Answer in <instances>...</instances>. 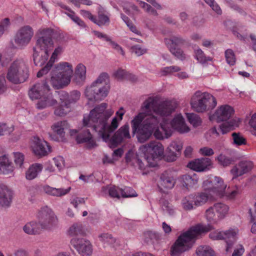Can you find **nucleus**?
<instances>
[{
  "label": "nucleus",
  "instance_id": "nucleus-1",
  "mask_svg": "<svg viewBox=\"0 0 256 256\" xmlns=\"http://www.w3.org/2000/svg\"><path fill=\"white\" fill-rule=\"evenodd\" d=\"M154 99L149 97L141 107L142 112L136 116L131 122L132 133L136 134L138 142L144 143L152 135L158 140L167 138L171 136L172 130L168 123H160V118L152 113Z\"/></svg>",
  "mask_w": 256,
  "mask_h": 256
},
{
  "label": "nucleus",
  "instance_id": "nucleus-2",
  "mask_svg": "<svg viewBox=\"0 0 256 256\" xmlns=\"http://www.w3.org/2000/svg\"><path fill=\"white\" fill-rule=\"evenodd\" d=\"M107 104L102 103L96 106L90 112V118L94 122V128L98 132L104 140L109 139L110 136L118 126L119 122L122 119L124 114L123 108H121L119 111L116 112V115L118 116L114 117L110 124L108 123V120L113 114V112L110 110H106Z\"/></svg>",
  "mask_w": 256,
  "mask_h": 256
},
{
  "label": "nucleus",
  "instance_id": "nucleus-3",
  "mask_svg": "<svg viewBox=\"0 0 256 256\" xmlns=\"http://www.w3.org/2000/svg\"><path fill=\"white\" fill-rule=\"evenodd\" d=\"M214 228L210 224H198L191 226L187 231L182 234L172 246V256H180L183 252L189 250L196 239Z\"/></svg>",
  "mask_w": 256,
  "mask_h": 256
},
{
  "label": "nucleus",
  "instance_id": "nucleus-4",
  "mask_svg": "<svg viewBox=\"0 0 256 256\" xmlns=\"http://www.w3.org/2000/svg\"><path fill=\"white\" fill-rule=\"evenodd\" d=\"M54 30L50 28H40L37 32L36 46L33 48V60L36 66H42L48 57V52L52 48Z\"/></svg>",
  "mask_w": 256,
  "mask_h": 256
},
{
  "label": "nucleus",
  "instance_id": "nucleus-5",
  "mask_svg": "<svg viewBox=\"0 0 256 256\" xmlns=\"http://www.w3.org/2000/svg\"><path fill=\"white\" fill-rule=\"evenodd\" d=\"M109 77L106 73L101 74L98 78L90 86H88L85 90V95L89 100L99 101L104 98L108 95Z\"/></svg>",
  "mask_w": 256,
  "mask_h": 256
},
{
  "label": "nucleus",
  "instance_id": "nucleus-6",
  "mask_svg": "<svg viewBox=\"0 0 256 256\" xmlns=\"http://www.w3.org/2000/svg\"><path fill=\"white\" fill-rule=\"evenodd\" d=\"M72 74V66L70 64L60 62L52 70L51 84L56 89L63 88L70 82Z\"/></svg>",
  "mask_w": 256,
  "mask_h": 256
},
{
  "label": "nucleus",
  "instance_id": "nucleus-7",
  "mask_svg": "<svg viewBox=\"0 0 256 256\" xmlns=\"http://www.w3.org/2000/svg\"><path fill=\"white\" fill-rule=\"evenodd\" d=\"M217 104L216 98L210 94L196 91L190 100L192 108L198 112H204L214 108Z\"/></svg>",
  "mask_w": 256,
  "mask_h": 256
},
{
  "label": "nucleus",
  "instance_id": "nucleus-8",
  "mask_svg": "<svg viewBox=\"0 0 256 256\" xmlns=\"http://www.w3.org/2000/svg\"><path fill=\"white\" fill-rule=\"evenodd\" d=\"M28 75V68L26 62L23 60H16L8 68L6 77L10 82L18 84L24 82Z\"/></svg>",
  "mask_w": 256,
  "mask_h": 256
},
{
  "label": "nucleus",
  "instance_id": "nucleus-9",
  "mask_svg": "<svg viewBox=\"0 0 256 256\" xmlns=\"http://www.w3.org/2000/svg\"><path fill=\"white\" fill-rule=\"evenodd\" d=\"M203 187L206 190L212 192L220 197L226 195L229 198H233L238 194V192L234 190L227 194V192H225L226 186L224 184L222 179L218 176H215L212 180L204 181Z\"/></svg>",
  "mask_w": 256,
  "mask_h": 256
},
{
  "label": "nucleus",
  "instance_id": "nucleus-10",
  "mask_svg": "<svg viewBox=\"0 0 256 256\" xmlns=\"http://www.w3.org/2000/svg\"><path fill=\"white\" fill-rule=\"evenodd\" d=\"M140 149L146 156L148 164L152 167L156 165L155 159L163 154L164 148L162 144L155 141L142 146Z\"/></svg>",
  "mask_w": 256,
  "mask_h": 256
},
{
  "label": "nucleus",
  "instance_id": "nucleus-11",
  "mask_svg": "<svg viewBox=\"0 0 256 256\" xmlns=\"http://www.w3.org/2000/svg\"><path fill=\"white\" fill-rule=\"evenodd\" d=\"M90 114L88 116H84L83 118L84 127L82 131L77 135L76 140L79 144L84 142H88L90 146H93L95 144V142L92 139V135L90 134V130L88 128H90L92 131L98 133V134L102 138L98 132L95 130L94 128V122L90 120Z\"/></svg>",
  "mask_w": 256,
  "mask_h": 256
},
{
  "label": "nucleus",
  "instance_id": "nucleus-12",
  "mask_svg": "<svg viewBox=\"0 0 256 256\" xmlns=\"http://www.w3.org/2000/svg\"><path fill=\"white\" fill-rule=\"evenodd\" d=\"M228 210L227 205L221 202L216 203L206 211V218L210 222L216 223L226 216Z\"/></svg>",
  "mask_w": 256,
  "mask_h": 256
},
{
  "label": "nucleus",
  "instance_id": "nucleus-13",
  "mask_svg": "<svg viewBox=\"0 0 256 256\" xmlns=\"http://www.w3.org/2000/svg\"><path fill=\"white\" fill-rule=\"evenodd\" d=\"M39 223L42 229H50L57 224L58 218L52 210L47 206L40 208L38 214Z\"/></svg>",
  "mask_w": 256,
  "mask_h": 256
},
{
  "label": "nucleus",
  "instance_id": "nucleus-14",
  "mask_svg": "<svg viewBox=\"0 0 256 256\" xmlns=\"http://www.w3.org/2000/svg\"><path fill=\"white\" fill-rule=\"evenodd\" d=\"M34 35L33 28L28 25L21 27L16 32L14 41L18 48L22 49L30 42Z\"/></svg>",
  "mask_w": 256,
  "mask_h": 256
},
{
  "label": "nucleus",
  "instance_id": "nucleus-15",
  "mask_svg": "<svg viewBox=\"0 0 256 256\" xmlns=\"http://www.w3.org/2000/svg\"><path fill=\"white\" fill-rule=\"evenodd\" d=\"M70 243L81 256L92 255V246L89 240L83 238L74 237L71 240Z\"/></svg>",
  "mask_w": 256,
  "mask_h": 256
},
{
  "label": "nucleus",
  "instance_id": "nucleus-16",
  "mask_svg": "<svg viewBox=\"0 0 256 256\" xmlns=\"http://www.w3.org/2000/svg\"><path fill=\"white\" fill-rule=\"evenodd\" d=\"M177 107V104L175 102L171 100L164 101L158 104V107L154 110V115L160 118V122L166 120L164 116H167L171 114Z\"/></svg>",
  "mask_w": 256,
  "mask_h": 256
},
{
  "label": "nucleus",
  "instance_id": "nucleus-17",
  "mask_svg": "<svg viewBox=\"0 0 256 256\" xmlns=\"http://www.w3.org/2000/svg\"><path fill=\"white\" fill-rule=\"evenodd\" d=\"M32 148L34 153L40 157L46 156L51 152L48 143L38 136H34L32 139Z\"/></svg>",
  "mask_w": 256,
  "mask_h": 256
},
{
  "label": "nucleus",
  "instance_id": "nucleus-18",
  "mask_svg": "<svg viewBox=\"0 0 256 256\" xmlns=\"http://www.w3.org/2000/svg\"><path fill=\"white\" fill-rule=\"evenodd\" d=\"M109 139L105 142H110V144L114 147L120 144L124 140L128 139L130 138L129 132V126L128 124H125L121 126Z\"/></svg>",
  "mask_w": 256,
  "mask_h": 256
},
{
  "label": "nucleus",
  "instance_id": "nucleus-19",
  "mask_svg": "<svg viewBox=\"0 0 256 256\" xmlns=\"http://www.w3.org/2000/svg\"><path fill=\"white\" fill-rule=\"evenodd\" d=\"M234 114V110L232 107L228 105H223L220 106L216 110L213 116L218 122H226L230 120V118Z\"/></svg>",
  "mask_w": 256,
  "mask_h": 256
},
{
  "label": "nucleus",
  "instance_id": "nucleus-20",
  "mask_svg": "<svg viewBox=\"0 0 256 256\" xmlns=\"http://www.w3.org/2000/svg\"><path fill=\"white\" fill-rule=\"evenodd\" d=\"M212 164L210 158H202L189 162L187 166L196 172H201L210 170L212 167Z\"/></svg>",
  "mask_w": 256,
  "mask_h": 256
},
{
  "label": "nucleus",
  "instance_id": "nucleus-21",
  "mask_svg": "<svg viewBox=\"0 0 256 256\" xmlns=\"http://www.w3.org/2000/svg\"><path fill=\"white\" fill-rule=\"evenodd\" d=\"M12 192L6 185L0 184V208H7L10 206Z\"/></svg>",
  "mask_w": 256,
  "mask_h": 256
},
{
  "label": "nucleus",
  "instance_id": "nucleus-22",
  "mask_svg": "<svg viewBox=\"0 0 256 256\" xmlns=\"http://www.w3.org/2000/svg\"><path fill=\"white\" fill-rule=\"evenodd\" d=\"M238 126V121L236 119H232L230 121L223 122L220 124L217 128L216 126L210 129V132L212 134L219 135L220 133L222 134H226L231 130H234Z\"/></svg>",
  "mask_w": 256,
  "mask_h": 256
},
{
  "label": "nucleus",
  "instance_id": "nucleus-23",
  "mask_svg": "<svg viewBox=\"0 0 256 256\" xmlns=\"http://www.w3.org/2000/svg\"><path fill=\"white\" fill-rule=\"evenodd\" d=\"M50 87L46 82L35 84L30 90L28 95L32 100H36L48 92Z\"/></svg>",
  "mask_w": 256,
  "mask_h": 256
},
{
  "label": "nucleus",
  "instance_id": "nucleus-24",
  "mask_svg": "<svg viewBox=\"0 0 256 256\" xmlns=\"http://www.w3.org/2000/svg\"><path fill=\"white\" fill-rule=\"evenodd\" d=\"M182 142L180 141L172 142L166 150V159L168 162L176 160L177 154L180 153L182 149Z\"/></svg>",
  "mask_w": 256,
  "mask_h": 256
},
{
  "label": "nucleus",
  "instance_id": "nucleus-25",
  "mask_svg": "<svg viewBox=\"0 0 256 256\" xmlns=\"http://www.w3.org/2000/svg\"><path fill=\"white\" fill-rule=\"evenodd\" d=\"M182 142L180 141L172 142L166 150V159L168 162L176 160L177 154L180 153L182 149Z\"/></svg>",
  "mask_w": 256,
  "mask_h": 256
},
{
  "label": "nucleus",
  "instance_id": "nucleus-26",
  "mask_svg": "<svg viewBox=\"0 0 256 256\" xmlns=\"http://www.w3.org/2000/svg\"><path fill=\"white\" fill-rule=\"evenodd\" d=\"M170 126L180 134L186 133L190 130V128L186 124L184 118L180 114L174 117L170 122Z\"/></svg>",
  "mask_w": 256,
  "mask_h": 256
},
{
  "label": "nucleus",
  "instance_id": "nucleus-27",
  "mask_svg": "<svg viewBox=\"0 0 256 256\" xmlns=\"http://www.w3.org/2000/svg\"><path fill=\"white\" fill-rule=\"evenodd\" d=\"M253 167V164L250 161H242L238 164L234 166L230 172L234 177L242 176L250 172Z\"/></svg>",
  "mask_w": 256,
  "mask_h": 256
},
{
  "label": "nucleus",
  "instance_id": "nucleus-28",
  "mask_svg": "<svg viewBox=\"0 0 256 256\" xmlns=\"http://www.w3.org/2000/svg\"><path fill=\"white\" fill-rule=\"evenodd\" d=\"M98 238L104 248L110 247L115 250L119 245V242L116 238L108 233L101 234L98 236Z\"/></svg>",
  "mask_w": 256,
  "mask_h": 256
},
{
  "label": "nucleus",
  "instance_id": "nucleus-29",
  "mask_svg": "<svg viewBox=\"0 0 256 256\" xmlns=\"http://www.w3.org/2000/svg\"><path fill=\"white\" fill-rule=\"evenodd\" d=\"M55 94L58 96L60 100L68 102L70 106V104L76 102L78 100L80 96V92L77 90L72 91L70 96H68L66 92L62 90L56 92Z\"/></svg>",
  "mask_w": 256,
  "mask_h": 256
},
{
  "label": "nucleus",
  "instance_id": "nucleus-30",
  "mask_svg": "<svg viewBox=\"0 0 256 256\" xmlns=\"http://www.w3.org/2000/svg\"><path fill=\"white\" fill-rule=\"evenodd\" d=\"M238 233V230L236 229L230 228L224 231V239L226 242V252L232 251V249L234 242L236 241V236Z\"/></svg>",
  "mask_w": 256,
  "mask_h": 256
},
{
  "label": "nucleus",
  "instance_id": "nucleus-31",
  "mask_svg": "<svg viewBox=\"0 0 256 256\" xmlns=\"http://www.w3.org/2000/svg\"><path fill=\"white\" fill-rule=\"evenodd\" d=\"M175 184L174 178L170 176L167 172H165L162 173L160 176L158 182V186L160 189L172 188Z\"/></svg>",
  "mask_w": 256,
  "mask_h": 256
},
{
  "label": "nucleus",
  "instance_id": "nucleus-32",
  "mask_svg": "<svg viewBox=\"0 0 256 256\" xmlns=\"http://www.w3.org/2000/svg\"><path fill=\"white\" fill-rule=\"evenodd\" d=\"M56 42L58 46L55 48L50 58L51 61L53 62H54L58 56L64 52L65 46H66V40L64 39L62 35L59 34L58 36L56 38Z\"/></svg>",
  "mask_w": 256,
  "mask_h": 256
},
{
  "label": "nucleus",
  "instance_id": "nucleus-33",
  "mask_svg": "<svg viewBox=\"0 0 256 256\" xmlns=\"http://www.w3.org/2000/svg\"><path fill=\"white\" fill-rule=\"evenodd\" d=\"M101 192L104 196H109L111 198L119 199L121 196V188L116 186H104L102 188Z\"/></svg>",
  "mask_w": 256,
  "mask_h": 256
},
{
  "label": "nucleus",
  "instance_id": "nucleus-34",
  "mask_svg": "<svg viewBox=\"0 0 256 256\" xmlns=\"http://www.w3.org/2000/svg\"><path fill=\"white\" fill-rule=\"evenodd\" d=\"M42 229L39 222H37L34 221L27 222L23 227L24 232L31 235L39 234Z\"/></svg>",
  "mask_w": 256,
  "mask_h": 256
},
{
  "label": "nucleus",
  "instance_id": "nucleus-35",
  "mask_svg": "<svg viewBox=\"0 0 256 256\" xmlns=\"http://www.w3.org/2000/svg\"><path fill=\"white\" fill-rule=\"evenodd\" d=\"M14 170L12 162H10L6 156H0V174H8Z\"/></svg>",
  "mask_w": 256,
  "mask_h": 256
},
{
  "label": "nucleus",
  "instance_id": "nucleus-36",
  "mask_svg": "<svg viewBox=\"0 0 256 256\" xmlns=\"http://www.w3.org/2000/svg\"><path fill=\"white\" fill-rule=\"evenodd\" d=\"M57 104V101L51 94L46 96H44L40 100H38L36 104L38 109L42 110L48 106H51Z\"/></svg>",
  "mask_w": 256,
  "mask_h": 256
},
{
  "label": "nucleus",
  "instance_id": "nucleus-37",
  "mask_svg": "<svg viewBox=\"0 0 256 256\" xmlns=\"http://www.w3.org/2000/svg\"><path fill=\"white\" fill-rule=\"evenodd\" d=\"M52 128L60 136V140H62L64 136V130L68 129L69 125L66 120L60 121L54 124Z\"/></svg>",
  "mask_w": 256,
  "mask_h": 256
},
{
  "label": "nucleus",
  "instance_id": "nucleus-38",
  "mask_svg": "<svg viewBox=\"0 0 256 256\" xmlns=\"http://www.w3.org/2000/svg\"><path fill=\"white\" fill-rule=\"evenodd\" d=\"M44 192L54 196H62L68 194L71 190L70 187L64 189L63 188H56L50 186H46L44 188Z\"/></svg>",
  "mask_w": 256,
  "mask_h": 256
},
{
  "label": "nucleus",
  "instance_id": "nucleus-39",
  "mask_svg": "<svg viewBox=\"0 0 256 256\" xmlns=\"http://www.w3.org/2000/svg\"><path fill=\"white\" fill-rule=\"evenodd\" d=\"M42 165L40 164H32L26 173V177L27 180H32L35 178L38 173L42 170Z\"/></svg>",
  "mask_w": 256,
  "mask_h": 256
},
{
  "label": "nucleus",
  "instance_id": "nucleus-40",
  "mask_svg": "<svg viewBox=\"0 0 256 256\" xmlns=\"http://www.w3.org/2000/svg\"><path fill=\"white\" fill-rule=\"evenodd\" d=\"M198 177L196 174L192 176L185 174L182 176V183L183 186L187 189L196 185L198 182Z\"/></svg>",
  "mask_w": 256,
  "mask_h": 256
},
{
  "label": "nucleus",
  "instance_id": "nucleus-41",
  "mask_svg": "<svg viewBox=\"0 0 256 256\" xmlns=\"http://www.w3.org/2000/svg\"><path fill=\"white\" fill-rule=\"evenodd\" d=\"M93 22L99 26H108L110 22L109 16L106 14L104 11L100 10L98 14V18L94 16Z\"/></svg>",
  "mask_w": 256,
  "mask_h": 256
},
{
  "label": "nucleus",
  "instance_id": "nucleus-42",
  "mask_svg": "<svg viewBox=\"0 0 256 256\" xmlns=\"http://www.w3.org/2000/svg\"><path fill=\"white\" fill-rule=\"evenodd\" d=\"M194 201V204L196 207L200 206L205 204L208 199V195L204 192L192 194Z\"/></svg>",
  "mask_w": 256,
  "mask_h": 256
},
{
  "label": "nucleus",
  "instance_id": "nucleus-43",
  "mask_svg": "<svg viewBox=\"0 0 256 256\" xmlns=\"http://www.w3.org/2000/svg\"><path fill=\"white\" fill-rule=\"evenodd\" d=\"M60 100L61 104L55 109L54 114L57 116H64L70 111V106L66 101Z\"/></svg>",
  "mask_w": 256,
  "mask_h": 256
},
{
  "label": "nucleus",
  "instance_id": "nucleus-44",
  "mask_svg": "<svg viewBox=\"0 0 256 256\" xmlns=\"http://www.w3.org/2000/svg\"><path fill=\"white\" fill-rule=\"evenodd\" d=\"M181 204L183 209L185 210H190L196 208L194 204L192 196L191 194L184 198L182 200Z\"/></svg>",
  "mask_w": 256,
  "mask_h": 256
},
{
  "label": "nucleus",
  "instance_id": "nucleus-45",
  "mask_svg": "<svg viewBox=\"0 0 256 256\" xmlns=\"http://www.w3.org/2000/svg\"><path fill=\"white\" fill-rule=\"evenodd\" d=\"M165 44L168 48L169 46L176 47L184 44V40L180 36H173L170 38L164 39Z\"/></svg>",
  "mask_w": 256,
  "mask_h": 256
},
{
  "label": "nucleus",
  "instance_id": "nucleus-46",
  "mask_svg": "<svg viewBox=\"0 0 256 256\" xmlns=\"http://www.w3.org/2000/svg\"><path fill=\"white\" fill-rule=\"evenodd\" d=\"M216 160H218V163L224 167H226L232 164L234 162V160L232 157L226 156V155L220 154Z\"/></svg>",
  "mask_w": 256,
  "mask_h": 256
},
{
  "label": "nucleus",
  "instance_id": "nucleus-47",
  "mask_svg": "<svg viewBox=\"0 0 256 256\" xmlns=\"http://www.w3.org/2000/svg\"><path fill=\"white\" fill-rule=\"evenodd\" d=\"M76 76L79 82L84 81L86 78V67L82 64H79L76 67Z\"/></svg>",
  "mask_w": 256,
  "mask_h": 256
},
{
  "label": "nucleus",
  "instance_id": "nucleus-48",
  "mask_svg": "<svg viewBox=\"0 0 256 256\" xmlns=\"http://www.w3.org/2000/svg\"><path fill=\"white\" fill-rule=\"evenodd\" d=\"M68 234L71 236H81L84 234L82 226L81 224H74L69 229Z\"/></svg>",
  "mask_w": 256,
  "mask_h": 256
},
{
  "label": "nucleus",
  "instance_id": "nucleus-49",
  "mask_svg": "<svg viewBox=\"0 0 256 256\" xmlns=\"http://www.w3.org/2000/svg\"><path fill=\"white\" fill-rule=\"evenodd\" d=\"M116 78L118 80H122L124 78L130 79L134 80L136 79L135 76L127 72L124 70L118 69L114 73Z\"/></svg>",
  "mask_w": 256,
  "mask_h": 256
},
{
  "label": "nucleus",
  "instance_id": "nucleus-50",
  "mask_svg": "<svg viewBox=\"0 0 256 256\" xmlns=\"http://www.w3.org/2000/svg\"><path fill=\"white\" fill-rule=\"evenodd\" d=\"M197 256H213L214 252L208 246H199L196 251Z\"/></svg>",
  "mask_w": 256,
  "mask_h": 256
},
{
  "label": "nucleus",
  "instance_id": "nucleus-51",
  "mask_svg": "<svg viewBox=\"0 0 256 256\" xmlns=\"http://www.w3.org/2000/svg\"><path fill=\"white\" fill-rule=\"evenodd\" d=\"M186 118L190 123L194 127H197L201 124V118L198 114L194 113H187Z\"/></svg>",
  "mask_w": 256,
  "mask_h": 256
},
{
  "label": "nucleus",
  "instance_id": "nucleus-52",
  "mask_svg": "<svg viewBox=\"0 0 256 256\" xmlns=\"http://www.w3.org/2000/svg\"><path fill=\"white\" fill-rule=\"evenodd\" d=\"M233 144L236 146H242L246 144V140L240 132H233L232 134Z\"/></svg>",
  "mask_w": 256,
  "mask_h": 256
},
{
  "label": "nucleus",
  "instance_id": "nucleus-53",
  "mask_svg": "<svg viewBox=\"0 0 256 256\" xmlns=\"http://www.w3.org/2000/svg\"><path fill=\"white\" fill-rule=\"evenodd\" d=\"M194 53L196 58L200 63H206L208 61H211L212 60V58L210 56L206 57L200 48L196 49L194 50Z\"/></svg>",
  "mask_w": 256,
  "mask_h": 256
},
{
  "label": "nucleus",
  "instance_id": "nucleus-54",
  "mask_svg": "<svg viewBox=\"0 0 256 256\" xmlns=\"http://www.w3.org/2000/svg\"><path fill=\"white\" fill-rule=\"evenodd\" d=\"M181 70L180 67L176 66H166L161 69L160 73L161 76H165L169 74H172L174 72H178Z\"/></svg>",
  "mask_w": 256,
  "mask_h": 256
},
{
  "label": "nucleus",
  "instance_id": "nucleus-55",
  "mask_svg": "<svg viewBox=\"0 0 256 256\" xmlns=\"http://www.w3.org/2000/svg\"><path fill=\"white\" fill-rule=\"evenodd\" d=\"M168 48L170 52L177 58L181 60H184L186 59V54L182 49L176 47H172L171 46H169Z\"/></svg>",
  "mask_w": 256,
  "mask_h": 256
},
{
  "label": "nucleus",
  "instance_id": "nucleus-56",
  "mask_svg": "<svg viewBox=\"0 0 256 256\" xmlns=\"http://www.w3.org/2000/svg\"><path fill=\"white\" fill-rule=\"evenodd\" d=\"M162 208L163 211L169 214L170 216H174L175 214V210L172 204H170L166 200H163L162 204Z\"/></svg>",
  "mask_w": 256,
  "mask_h": 256
},
{
  "label": "nucleus",
  "instance_id": "nucleus-57",
  "mask_svg": "<svg viewBox=\"0 0 256 256\" xmlns=\"http://www.w3.org/2000/svg\"><path fill=\"white\" fill-rule=\"evenodd\" d=\"M137 194L135 190L130 188L126 186L124 188H121V196L122 198H130L136 196Z\"/></svg>",
  "mask_w": 256,
  "mask_h": 256
},
{
  "label": "nucleus",
  "instance_id": "nucleus-58",
  "mask_svg": "<svg viewBox=\"0 0 256 256\" xmlns=\"http://www.w3.org/2000/svg\"><path fill=\"white\" fill-rule=\"evenodd\" d=\"M134 164L135 166H138V168L141 170H145L148 166H150V164H148L146 161L144 154V161L138 158H136L134 159ZM150 167L152 166H150Z\"/></svg>",
  "mask_w": 256,
  "mask_h": 256
},
{
  "label": "nucleus",
  "instance_id": "nucleus-59",
  "mask_svg": "<svg viewBox=\"0 0 256 256\" xmlns=\"http://www.w3.org/2000/svg\"><path fill=\"white\" fill-rule=\"evenodd\" d=\"M10 25V20L6 18L2 20L0 22V38L5 32L7 31Z\"/></svg>",
  "mask_w": 256,
  "mask_h": 256
},
{
  "label": "nucleus",
  "instance_id": "nucleus-60",
  "mask_svg": "<svg viewBox=\"0 0 256 256\" xmlns=\"http://www.w3.org/2000/svg\"><path fill=\"white\" fill-rule=\"evenodd\" d=\"M225 57L226 62L230 66H233L236 62V58L234 52L230 49L225 52Z\"/></svg>",
  "mask_w": 256,
  "mask_h": 256
},
{
  "label": "nucleus",
  "instance_id": "nucleus-61",
  "mask_svg": "<svg viewBox=\"0 0 256 256\" xmlns=\"http://www.w3.org/2000/svg\"><path fill=\"white\" fill-rule=\"evenodd\" d=\"M248 216L250 217V222L252 223L251 228V232L256 234V216L252 208H249L248 211Z\"/></svg>",
  "mask_w": 256,
  "mask_h": 256
},
{
  "label": "nucleus",
  "instance_id": "nucleus-62",
  "mask_svg": "<svg viewBox=\"0 0 256 256\" xmlns=\"http://www.w3.org/2000/svg\"><path fill=\"white\" fill-rule=\"evenodd\" d=\"M54 63V62L51 61V60H50L46 66H45L43 68H42L38 72L37 74V76L38 78H40L42 77L43 75L46 74L52 68Z\"/></svg>",
  "mask_w": 256,
  "mask_h": 256
},
{
  "label": "nucleus",
  "instance_id": "nucleus-63",
  "mask_svg": "<svg viewBox=\"0 0 256 256\" xmlns=\"http://www.w3.org/2000/svg\"><path fill=\"white\" fill-rule=\"evenodd\" d=\"M130 50L132 52L134 53L137 56H140L146 52V49L139 44L132 46Z\"/></svg>",
  "mask_w": 256,
  "mask_h": 256
},
{
  "label": "nucleus",
  "instance_id": "nucleus-64",
  "mask_svg": "<svg viewBox=\"0 0 256 256\" xmlns=\"http://www.w3.org/2000/svg\"><path fill=\"white\" fill-rule=\"evenodd\" d=\"M14 154L16 164L18 166L22 168L24 160V155L20 152H14Z\"/></svg>",
  "mask_w": 256,
  "mask_h": 256
}]
</instances>
